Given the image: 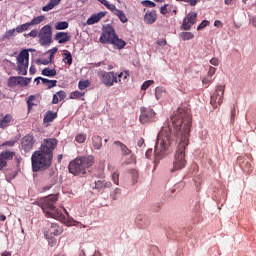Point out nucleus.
<instances>
[{
	"label": "nucleus",
	"instance_id": "1",
	"mask_svg": "<svg viewBox=\"0 0 256 256\" xmlns=\"http://www.w3.org/2000/svg\"><path fill=\"white\" fill-rule=\"evenodd\" d=\"M170 121L174 128V133L170 126H163L157 136V142L154 149L156 157H163L169 147L175 143V139H179V145L174 157L173 171H179L187 165L185 159V150L189 145V133L193 125L191 110L185 107H179L171 116Z\"/></svg>",
	"mask_w": 256,
	"mask_h": 256
},
{
	"label": "nucleus",
	"instance_id": "2",
	"mask_svg": "<svg viewBox=\"0 0 256 256\" xmlns=\"http://www.w3.org/2000/svg\"><path fill=\"white\" fill-rule=\"evenodd\" d=\"M55 147H57V139L48 138L44 140L39 150L32 154L31 163L34 173L49 169L50 165L53 163V151H55Z\"/></svg>",
	"mask_w": 256,
	"mask_h": 256
},
{
	"label": "nucleus",
	"instance_id": "3",
	"mask_svg": "<svg viewBox=\"0 0 256 256\" xmlns=\"http://www.w3.org/2000/svg\"><path fill=\"white\" fill-rule=\"evenodd\" d=\"M99 41L102 44L109 43V45H113L116 49H124L125 45H127V42L119 38L113 26L109 24L103 27Z\"/></svg>",
	"mask_w": 256,
	"mask_h": 256
},
{
	"label": "nucleus",
	"instance_id": "4",
	"mask_svg": "<svg viewBox=\"0 0 256 256\" xmlns=\"http://www.w3.org/2000/svg\"><path fill=\"white\" fill-rule=\"evenodd\" d=\"M95 163V158L93 156L79 157L72 160L68 165L69 173L72 175H85L89 167H93Z\"/></svg>",
	"mask_w": 256,
	"mask_h": 256
},
{
	"label": "nucleus",
	"instance_id": "5",
	"mask_svg": "<svg viewBox=\"0 0 256 256\" xmlns=\"http://www.w3.org/2000/svg\"><path fill=\"white\" fill-rule=\"evenodd\" d=\"M57 201H59V196L55 194H51L44 198L41 204V209L45 212L46 217H49L50 219H63V213L55 206Z\"/></svg>",
	"mask_w": 256,
	"mask_h": 256
},
{
	"label": "nucleus",
	"instance_id": "6",
	"mask_svg": "<svg viewBox=\"0 0 256 256\" xmlns=\"http://www.w3.org/2000/svg\"><path fill=\"white\" fill-rule=\"evenodd\" d=\"M53 28L47 24L38 32L39 43L42 47H47L53 43Z\"/></svg>",
	"mask_w": 256,
	"mask_h": 256
},
{
	"label": "nucleus",
	"instance_id": "7",
	"mask_svg": "<svg viewBox=\"0 0 256 256\" xmlns=\"http://www.w3.org/2000/svg\"><path fill=\"white\" fill-rule=\"evenodd\" d=\"M17 65L19 75H27V69H29V51L24 49L19 53Z\"/></svg>",
	"mask_w": 256,
	"mask_h": 256
},
{
	"label": "nucleus",
	"instance_id": "8",
	"mask_svg": "<svg viewBox=\"0 0 256 256\" xmlns=\"http://www.w3.org/2000/svg\"><path fill=\"white\" fill-rule=\"evenodd\" d=\"M225 95V85H218L215 92L211 96L210 103L214 109H217L218 105L223 104V96Z\"/></svg>",
	"mask_w": 256,
	"mask_h": 256
},
{
	"label": "nucleus",
	"instance_id": "9",
	"mask_svg": "<svg viewBox=\"0 0 256 256\" xmlns=\"http://www.w3.org/2000/svg\"><path fill=\"white\" fill-rule=\"evenodd\" d=\"M156 115L153 109L142 107L140 109V123H142V125H145V123H153L156 119Z\"/></svg>",
	"mask_w": 256,
	"mask_h": 256
},
{
	"label": "nucleus",
	"instance_id": "10",
	"mask_svg": "<svg viewBox=\"0 0 256 256\" xmlns=\"http://www.w3.org/2000/svg\"><path fill=\"white\" fill-rule=\"evenodd\" d=\"M100 81L106 85V87H113L115 83H119L115 72H103L100 75Z\"/></svg>",
	"mask_w": 256,
	"mask_h": 256
},
{
	"label": "nucleus",
	"instance_id": "11",
	"mask_svg": "<svg viewBox=\"0 0 256 256\" xmlns=\"http://www.w3.org/2000/svg\"><path fill=\"white\" fill-rule=\"evenodd\" d=\"M35 145V137L31 134L24 136L21 140L20 147L24 153H31Z\"/></svg>",
	"mask_w": 256,
	"mask_h": 256
},
{
	"label": "nucleus",
	"instance_id": "12",
	"mask_svg": "<svg viewBox=\"0 0 256 256\" xmlns=\"http://www.w3.org/2000/svg\"><path fill=\"white\" fill-rule=\"evenodd\" d=\"M196 22H197V13L190 12L186 16V18H184L183 20L182 29H184V31H189V29H191V26L195 25Z\"/></svg>",
	"mask_w": 256,
	"mask_h": 256
},
{
	"label": "nucleus",
	"instance_id": "13",
	"mask_svg": "<svg viewBox=\"0 0 256 256\" xmlns=\"http://www.w3.org/2000/svg\"><path fill=\"white\" fill-rule=\"evenodd\" d=\"M15 157V152L13 151H3L0 153V171L3 167H7V161H11Z\"/></svg>",
	"mask_w": 256,
	"mask_h": 256
},
{
	"label": "nucleus",
	"instance_id": "14",
	"mask_svg": "<svg viewBox=\"0 0 256 256\" xmlns=\"http://www.w3.org/2000/svg\"><path fill=\"white\" fill-rule=\"evenodd\" d=\"M110 187H113V184L111 182L105 180H97L95 181V186L93 187V189L98 191V193H103L105 189H110Z\"/></svg>",
	"mask_w": 256,
	"mask_h": 256
},
{
	"label": "nucleus",
	"instance_id": "15",
	"mask_svg": "<svg viewBox=\"0 0 256 256\" xmlns=\"http://www.w3.org/2000/svg\"><path fill=\"white\" fill-rule=\"evenodd\" d=\"M63 233V226H60L57 223H52L50 227L48 228V231L45 232V234H48L50 236L52 235H61Z\"/></svg>",
	"mask_w": 256,
	"mask_h": 256
},
{
	"label": "nucleus",
	"instance_id": "16",
	"mask_svg": "<svg viewBox=\"0 0 256 256\" xmlns=\"http://www.w3.org/2000/svg\"><path fill=\"white\" fill-rule=\"evenodd\" d=\"M54 39L55 41H58V43L63 44L71 41V36L68 32H58L56 33Z\"/></svg>",
	"mask_w": 256,
	"mask_h": 256
},
{
	"label": "nucleus",
	"instance_id": "17",
	"mask_svg": "<svg viewBox=\"0 0 256 256\" xmlns=\"http://www.w3.org/2000/svg\"><path fill=\"white\" fill-rule=\"evenodd\" d=\"M157 21V12L156 11H150L147 12L144 16V23L147 25H153Z\"/></svg>",
	"mask_w": 256,
	"mask_h": 256
},
{
	"label": "nucleus",
	"instance_id": "18",
	"mask_svg": "<svg viewBox=\"0 0 256 256\" xmlns=\"http://www.w3.org/2000/svg\"><path fill=\"white\" fill-rule=\"evenodd\" d=\"M103 17H105V12H99L98 14H94L90 18H88L87 25H95V23H99V21H101Z\"/></svg>",
	"mask_w": 256,
	"mask_h": 256
},
{
	"label": "nucleus",
	"instance_id": "19",
	"mask_svg": "<svg viewBox=\"0 0 256 256\" xmlns=\"http://www.w3.org/2000/svg\"><path fill=\"white\" fill-rule=\"evenodd\" d=\"M11 121H13V116L11 114H6L0 120V129H7V127H9V125H11Z\"/></svg>",
	"mask_w": 256,
	"mask_h": 256
},
{
	"label": "nucleus",
	"instance_id": "20",
	"mask_svg": "<svg viewBox=\"0 0 256 256\" xmlns=\"http://www.w3.org/2000/svg\"><path fill=\"white\" fill-rule=\"evenodd\" d=\"M114 145H116V147L120 148V150L122 151V155H124L125 157L131 155V149H128L127 146L125 144H123V142L114 141Z\"/></svg>",
	"mask_w": 256,
	"mask_h": 256
},
{
	"label": "nucleus",
	"instance_id": "21",
	"mask_svg": "<svg viewBox=\"0 0 256 256\" xmlns=\"http://www.w3.org/2000/svg\"><path fill=\"white\" fill-rule=\"evenodd\" d=\"M39 96L37 95H31L29 96L27 100V105H28V111H31L32 107H35L39 104Z\"/></svg>",
	"mask_w": 256,
	"mask_h": 256
},
{
	"label": "nucleus",
	"instance_id": "22",
	"mask_svg": "<svg viewBox=\"0 0 256 256\" xmlns=\"http://www.w3.org/2000/svg\"><path fill=\"white\" fill-rule=\"evenodd\" d=\"M55 119H57V112L49 110L44 115V123H53Z\"/></svg>",
	"mask_w": 256,
	"mask_h": 256
},
{
	"label": "nucleus",
	"instance_id": "23",
	"mask_svg": "<svg viewBox=\"0 0 256 256\" xmlns=\"http://www.w3.org/2000/svg\"><path fill=\"white\" fill-rule=\"evenodd\" d=\"M92 145L94 149L99 150L101 147H103V138H101L98 135H95L92 137Z\"/></svg>",
	"mask_w": 256,
	"mask_h": 256
},
{
	"label": "nucleus",
	"instance_id": "24",
	"mask_svg": "<svg viewBox=\"0 0 256 256\" xmlns=\"http://www.w3.org/2000/svg\"><path fill=\"white\" fill-rule=\"evenodd\" d=\"M59 3H61V0H50L49 3L42 8V11H51V9H55Z\"/></svg>",
	"mask_w": 256,
	"mask_h": 256
},
{
	"label": "nucleus",
	"instance_id": "25",
	"mask_svg": "<svg viewBox=\"0 0 256 256\" xmlns=\"http://www.w3.org/2000/svg\"><path fill=\"white\" fill-rule=\"evenodd\" d=\"M42 75H44V77H55V75H57V70L51 68H44L42 70Z\"/></svg>",
	"mask_w": 256,
	"mask_h": 256
},
{
	"label": "nucleus",
	"instance_id": "26",
	"mask_svg": "<svg viewBox=\"0 0 256 256\" xmlns=\"http://www.w3.org/2000/svg\"><path fill=\"white\" fill-rule=\"evenodd\" d=\"M43 85H46L48 89H53V87H57V80H49L47 78H42Z\"/></svg>",
	"mask_w": 256,
	"mask_h": 256
},
{
	"label": "nucleus",
	"instance_id": "27",
	"mask_svg": "<svg viewBox=\"0 0 256 256\" xmlns=\"http://www.w3.org/2000/svg\"><path fill=\"white\" fill-rule=\"evenodd\" d=\"M115 15H117L121 23H127V21H129V19H127V15H125V13L122 10L117 9Z\"/></svg>",
	"mask_w": 256,
	"mask_h": 256
},
{
	"label": "nucleus",
	"instance_id": "28",
	"mask_svg": "<svg viewBox=\"0 0 256 256\" xmlns=\"http://www.w3.org/2000/svg\"><path fill=\"white\" fill-rule=\"evenodd\" d=\"M56 31H63L65 29H69V22L63 21V22H57L55 25Z\"/></svg>",
	"mask_w": 256,
	"mask_h": 256
},
{
	"label": "nucleus",
	"instance_id": "29",
	"mask_svg": "<svg viewBox=\"0 0 256 256\" xmlns=\"http://www.w3.org/2000/svg\"><path fill=\"white\" fill-rule=\"evenodd\" d=\"M19 76H12L8 79V87H16V85H19Z\"/></svg>",
	"mask_w": 256,
	"mask_h": 256
},
{
	"label": "nucleus",
	"instance_id": "30",
	"mask_svg": "<svg viewBox=\"0 0 256 256\" xmlns=\"http://www.w3.org/2000/svg\"><path fill=\"white\" fill-rule=\"evenodd\" d=\"M15 31H17L16 28L6 31V33L2 37H0V41H5L6 39H11L13 37V35H15Z\"/></svg>",
	"mask_w": 256,
	"mask_h": 256
},
{
	"label": "nucleus",
	"instance_id": "31",
	"mask_svg": "<svg viewBox=\"0 0 256 256\" xmlns=\"http://www.w3.org/2000/svg\"><path fill=\"white\" fill-rule=\"evenodd\" d=\"M180 37L182 41H191V39L195 38V35H193L191 32H182L180 33Z\"/></svg>",
	"mask_w": 256,
	"mask_h": 256
},
{
	"label": "nucleus",
	"instance_id": "32",
	"mask_svg": "<svg viewBox=\"0 0 256 256\" xmlns=\"http://www.w3.org/2000/svg\"><path fill=\"white\" fill-rule=\"evenodd\" d=\"M43 21H45V16H37L28 23L31 27V25H39L40 23H43Z\"/></svg>",
	"mask_w": 256,
	"mask_h": 256
},
{
	"label": "nucleus",
	"instance_id": "33",
	"mask_svg": "<svg viewBox=\"0 0 256 256\" xmlns=\"http://www.w3.org/2000/svg\"><path fill=\"white\" fill-rule=\"evenodd\" d=\"M29 27H31L29 22L19 25L16 27V33H23L24 31H28Z\"/></svg>",
	"mask_w": 256,
	"mask_h": 256
},
{
	"label": "nucleus",
	"instance_id": "34",
	"mask_svg": "<svg viewBox=\"0 0 256 256\" xmlns=\"http://www.w3.org/2000/svg\"><path fill=\"white\" fill-rule=\"evenodd\" d=\"M90 85L91 82L89 80L79 81L78 89H80V91H85V89H87V87H89Z\"/></svg>",
	"mask_w": 256,
	"mask_h": 256
},
{
	"label": "nucleus",
	"instance_id": "35",
	"mask_svg": "<svg viewBox=\"0 0 256 256\" xmlns=\"http://www.w3.org/2000/svg\"><path fill=\"white\" fill-rule=\"evenodd\" d=\"M76 143H85L87 141V134L79 133L75 137Z\"/></svg>",
	"mask_w": 256,
	"mask_h": 256
},
{
	"label": "nucleus",
	"instance_id": "36",
	"mask_svg": "<svg viewBox=\"0 0 256 256\" xmlns=\"http://www.w3.org/2000/svg\"><path fill=\"white\" fill-rule=\"evenodd\" d=\"M63 57V61L64 63H67V65H71L73 63V56L71 55V52L64 53Z\"/></svg>",
	"mask_w": 256,
	"mask_h": 256
},
{
	"label": "nucleus",
	"instance_id": "37",
	"mask_svg": "<svg viewBox=\"0 0 256 256\" xmlns=\"http://www.w3.org/2000/svg\"><path fill=\"white\" fill-rule=\"evenodd\" d=\"M82 97H85V93H82L78 90L70 94V99H82Z\"/></svg>",
	"mask_w": 256,
	"mask_h": 256
},
{
	"label": "nucleus",
	"instance_id": "38",
	"mask_svg": "<svg viewBox=\"0 0 256 256\" xmlns=\"http://www.w3.org/2000/svg\"><path fill=\"white\" fill-rule=\"evenodd\" d=\"M45 237L48 240V245H50V247H55L57 245V239H55L53 236L45 234Z\"/></svg>",
	"mask_w": 256,
	"mask_h": 256
},
{
	"label": "nucleus",
	"instance_id": "39",
	"mask_svg": "<svg viewBox=\"0 0 256 256\" xmlns=\"http://www.w3.org/2000/svg\"><path fill=\"white\" fill-rule=\"evenodd\" d=\"M30 83H31V78H25V77L19 76V85H21L22 87H27V85H29Z\"/></svg>",
	"mask_w": 256,
	"mask_h": 256
},
{
	"label": "nucleus",
	"instance_id": "40",
	"mask_svg": "<svg viewBox=\"0 0 256 256\" xmlns=\"http://www.w3.org/2000/svg\"><path fill=\"white\" fill-rule=\"evenodd\" d=\"M153 83H155V81L153 80H147L145 81L142 86H141V89L142 91H147V89H149V87H151V85H153Z\"/></svg>",
	"mask_w": 256,
	"mask_h": 256
},
{
	"label": "nucleus",
	"instance_id": "41",
	"mask_svg": "<svg viewBox=\"0 0 256 256\" xmlns=\"http://www.w3.org/2000/svg\"><path fill=\"white\" fill-rule=\"evenodd\" d=\"M53 61V54H50L49 60L47 59H38L37 63H41V65H49Z\"/></svg>",
	"mask_w": 256,
	"mask_h": 256
},
{
	"label": "nucleus",
	"instance_id": "42",
	"mask_svg": "<svg viewBox=\"0 0 256 256\" xmlns=\"http://www.w3.org/2000/svg\"><path fill=\"white\" fill-rule=\"evenodd\" d=\"M142 5L144 7H150V8H153L156 6L155 2L151 1V0H144L142 1Z\"/></svg>",
	"mask_w": 256,
	"mask_h": 256
},
{
	"label": "nucleus",
	"instance_id": "43",
	"mask_svg": "<svg viewBox=\"0 0 256 256\" xmlns=\"http://www.w3.org/2000/svg\"><path fill=\"white\" fill-rule=\"evenodd\" d=\"M202 83H203L204 85H209V83H213V76L207 75L206 77H204V78L202 79Z\"/></svg>",
	"mask_w": 256,
	"mask_h": 256
},
{
	"label": "nucleus",
	"instance_id": "44",
	"mask_svg": "<svg viewBox=\"0 0 256 256\" xmlns=\"http://www.w3.org/2000/svg\"><path fill=\"white\" fill-rule=\"evenodd\" d=\"M104 7H106V9H109L110 11H116L117 8L115 7L114 4H109L108 1L104 2Z\"/></svg>",
	"mask_w": 256,
	"mask_h": 256
},
{
	"label": "nucleus",
	"instance_id": "45",
	"mask_svg": "<svg viewBox=\"0 0 256 256\" xmlns=\"http://www.w3.org/2000/svg\"><path fill=\"white\" fill-rule=\"evenodd\" d=\"M209 25L208 20H204L200 23V25L197 27V31H201V29H205Z\"/></svg>",
	"mask_w": 256,
	"mask_h": 256
},
{
	"label": "nucleus",
	"instance_id": "46",
	"mask_svg": "<svg viewBox=\"0 0 256 256\" xmlns=\"http://www.w3.org/2000/svg\"><path fill=\"white\" fill-rule=\"evenodd\" d=\"M112 180H113V183H115V185H119V174H118V172H114L112 174Z\"/></svg>",
	"mask_w": 256,
	"mask_h": 256
},
{
	"label": "nucleus",
	"instance_id": "47",
	"mask_svg": "<svg viewBox=\"0 0 256 256\" xmlns=\"http://www.w3.org/2000/svg\"><path fill=\"white\" fill-rule=\"evenodd\" d=\"M57 96L59 97L60 101H63V99L67 97V93H65L63 90H60L57 92Z\"/></svg>",
	"mask_w": 256,
	"mask_h": 256
},
{
	"label": "nucleus",
	"instance_id": "48",
	"mask_svg": "<svg viewBox=\"0 0 256 256\" xmlns=\"http://www.w3.org/2000/svg\"><path fill=\"white\" fill-rule=\"evenodd\" d=\"M129 75V72H122L120 73L117 77L119 78V82H121V79H123V81H125V79H127V76Z\"/></svg>",
	"mask_w": 256,
	"mask_h": 256
},
{
	"label": "nucleus",
	"instance_id": "49",
	"mask_svg": "<svg viewBox=\"0 0 256 256\" xmlns=\"http://www.w3.org/2000/svg\"><path fill=\"white\" fill-rule=\"evenodd\" d=\"M6 176L8 179H15V177H17V171L7 172Z\"/></svg>",
	"mask_w": 256,
	"mask_h": 256
},
{
	"label": "nucleus",
	"instance_id": "50",
	"mask_svg": "<svg viewBox=\"0 0 256 256\" xmlns=\"http://www.w3.org/2000/svg\"><path fill=\"white\" fill-rule=\"evenodd\" d=\"M157 45H160L161 47H165V45H167V40L165 38H161L157 41Z\"/></svg>",
	"mask_w": 256,
	"mask_h": 256
},
{
	"label": "nucleus",
	"instance_id": "51",
	"mask_svg": "<svg viewBox=\"0 0 256 256\" xmlns=\"http://www.w3.org/2000/svg\"><path fill=\"white\" fill-rule=\"evenodd\" d=\"M184 3H189L192 7H195L197 5V2L199 0H182Z\"/></svg>",
	"mask_w": 256,
	"mask_h": 256
},
{
	"label": "nucleus",
	"instance_id": "52",
	"mask_svg": "<svg viewBox=\"0 0 256 256\" xmlns=\"http://www.w3.org/2000/svg\"><path fill=\"white\" fill-rule=\"evenodd\" d=\"M215 71H217V69L213 66H210L208 70V76L213 77V74L215 73Z\"/></svg>",
	"mask_w": 256,
	"mask_h": 256
},
{
	"label": "nucleus",
	"instance_id": "53",
	"mask_svg": "<svg viewBox=\"0 0 256 256\" xmlns=\"http://www.w3.org/2000/svg\"><path fill=\"white\" fill-rule=\"evenodd\" d=\"M210 64H211V65H214V67H218V65H219V59H217V58H212V59L210 60Z\"/></svg>",
	"mask_w": 256,
	"mask_h": 256
},
{
	"label": "nucleus",
	"instance_id": "54",
	"mask_svg": "<svg viewBox=\"0 0 256 256\" xmlns=\"http://www.w3.org/2000/svg\"><path fill=\"white\" fill-rule=\"evenodd\" d=\"M160 13L162 15H167L168 11H167V5H164L160 8Z\"/></svg>",
	"mask_w": 256,
	"mask_h": 256
},
{
	"label": "nucleus",
	"instance_id": "55",
	"mask_svg": "<svg viewBox=\"0 0 256 256\" xmlns=\"http://www.w3.org/2000/svg\"><path fill=\"white\" fill-rule=\"evenodd\" d=\"M52 103L53 105H57V103H59V96L57 94L53 95Z\"/></svg>",
	"mask_w": 256,
	"mask_h": 256
},
{
	"label": "nucleus",
	"instance_id": "56",
	"mask_svg": "<svg viewBox=\"0 0 256 256\" xmlns=\"http://www.w3.org/2000/svg\"><path fill=\"white\" fill-rule=\"evenodd\" d=\"M29 36L30 37H37V36H39V31L31 30L30 33H29Z\"/></svg>",
	"mask_w": 256,
	"mask_h": 256
},
{
	"label": "nucleus",
	"instance_id": "57",
	"mask_svg": "<svg viewBox=\"0 0 256 256\" xmlns=\"http://www.w3.org/2000/svg\"><path fill=\"white\" fill-rule=\"evenodd\" d=\"M161 91H162V90H161V88H159V87L155 89V96H156L157 99H159V97H160V95H161Z\"/></svg>",
	"mask_w": 256,
	"mask_h": 256
},
{
	"label": "nucleus",
	"instance_id": "58",
	"mask_svg": "<svg viewBox=\"0 0 256 256\" xmlns=\"http://www.w3.org/2000/svg\"><path fill=\"white\" fill-rule=\"evenodd\" d=\"M4 146L13 147L15 145V141H6L3 143Z\"/></svg>",
	"mask_w": 256,
	"mask_h": 256
},
{
	"label": "nucleus",
	"instance_id": "59",
	"mask_svg": "<svg viewBox=\"0 0 256 256\" xmlns=\"http://www.w3.org/2000/svg\"><path fill=\"white\" fill-rule=\"evenodd\" d=\"M144 144H145V139L143 138H140L137 142L138 147H143Z\"/></svg>",
	"mask_w": 256,
	"mask_h": 256
},
{
	"label": "nucleus",
	"instance_id": "60",
	"mask_svg": "<svg viewBox=\"0 0 256 256\" xmlns=\"http://www.w3.org/2000/svg\"><path fill=\"white\" fill-rule=\"evenodd\" d=\"M35 73H37V68H35V66H31L30 67V75H35Z\"/></svg>",
	"mask_w": 256,
	"mask_h": 256
},
{
	"label": "nucleus",
	"instance_id": "61",
	"mask_svg": "<svg viewBox=\"0 0 256 256\" xmlns=\"http://www.w3.org/2000/svg\"><path fill=\"white\" fill-rule=\"evenodd\" d=\"M250 23H251V25H252L253 27H256V18H255V17L251 18V19H250Z\"/></svg>",
	"mask_w": 256,
	"mask_h": 256
},
{
	"label": "nucleus",
	"instance_id": "62",
	"mask_svg": "<svg viewBox=\"0 0 256 256\" xmlns=\"http://www.w3.org/2000/svg\"><path fill=\"white\" fill-rule=\"evenodd\" d=\"M235 0H224L225 5H233Z\"/></svg>",
	"mask_w": 256,
	"mask_h": 256
},
{
	"label": "nucleus",
	"instance_id": "63",
	"mask_svg": "<svg viewBox=\"0 0 256 256\" xmlns=\"http://www.w3.org/2000/svg\"><path fill=\"white\" fill-rule=\"evenodd\" d=\"M231 119H235V107L231 109Z\"/></svg>",
	"mask_w": 256,
	"mask_h": 256
},
{
	"label": "nucleus",
	"instance_id": "64",
	"mask_svg": "<svg viewBox=\"0 0 256 256\" xmlns=\"http://www.w3.org/2000/svg\"><path fill=\"white\" fill-rule=\"evenodd\" d=\"M214 26H215V27H221V21L216 20V21L214 22Z\"/></svg>",
	"mask_w": 256,
	"mask_h": 256
}]
</instances>
